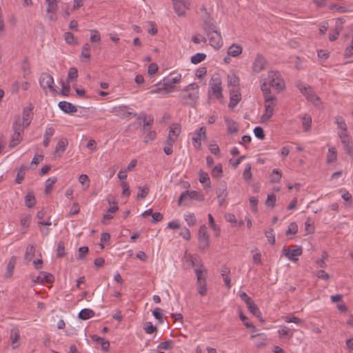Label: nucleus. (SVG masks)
I'll return each instance as SVG.
<instances>
[{
	"mask_svg": "<svg viewBox=\"0 0 353 353\" xmlns=\"http://www.w3.org/2000/svg\"><path fill=\"white\" fill-rule=\"evenodd\" d=\"M181 79V74H178L173 78H165L161 88L151 90V93H159L161 90H168V92H172L174 89L173 84L178 83Z\"/></svg>",
	"mask_w": 353,
	"mask_h": 353,
	"instance_id": "f03ea898",
	"label": "nucleus"
},
{
	"mask_svg": "<svg viewBox=\"0 0 353 353\" xmlns=\"http://www.w3.org/2000/svg\"><path fill=\"white\" fill-rule=\"evenodd\" d=\"M39 84L42 89H49L52 92H57L56 86L54 85V79L48 73H41L39 78Z\"/></svg>",
	"mask_w": 353,
	"mask_h": 353,
	"instance_id": "20e7f679",
	"label": "nucleus"
},
{
	"mask_svg": "<svg viewBox=\"0 0 353 353\" xmlns=\"http://www.w3.org/2000/svg\"><path fill=\"white\" fill-rule=\"evenodd\" d=\"M58 106L63 112L67 114L74 113L77 111L75 105L65 101L59 102Z\"/></svg>",
	"mask_w": 353,
	"mask_h": 353,
	"instance_id": "6ab92c4d",
	"label": "nucleus"
},
{
	"mask_svg": "<svg viewBox=\"0 0 353 353\" xmlns=\"http://www.w3.org/2000/svg\"><path fill=\"white\" fill-rule=\"evenodd\" d=\"M57 181V178L56 176H53L49 178L45 184V193L48 194L52 189L53 188L54 184Z\"/></svg>",
	"mask_w": 353,
	"mask_h": 353,
	"instance_id": "4c0bfd02",
	"label": "nucleus"
},
{
	"mask_svg": "<svg viewBox=\"0 0 353 353\" xmlns=\"http://www.w3.org/2000/svg\"><path fill=\"white\" fill-rule=\"evenodd\" d=\"M276 196L274 194L272 193L268 195L265 204L267 206H270L272 208L276 205Z\"/></svg>",
	"mask_w": 353,
	"mask_h": 353,
	"instance_id": "8fccbe9b",
	"label": "nucleus"
},
{
	"mask_svg": "<svg viewBox=\"0 0 353 353\" xmlns=\"http://www.w3.org/2000/svg\"><path fill=\"white\" fill-rule=\"evenodd\" d=\"M225 121L227 122V123L228 125V133L232 134V133L236 132L238 131L239 125L236 122L232 121V120H229L228 119H225Z\"/></svg>",
	"mask_w": 353,
	"mask_h": 353,
	"instance_id": "ea45409f",
	"label": "nucleus"
},
{
	"mask_svg": "<svg viewBox=\"0 0 353 353\" xmlns=\"http://www.w3.org/2000/svg\"><path fill=\"white\" fill-rule=\"evenodd\" d=\"M247 307L250 313H252L258 318L261 317V312H260L258 306L254 303V301H252L250 304L247 305Z\"/></svg>",
	"mask_w": 353,
	"mask_h": 353,
	"instance_id": "c9c22d12",
	"label": "nucleus"
},
{
	"mask_svg": "<svg viewBox=\"0 0 353 353\" xmlns=\"http://www.w3.org/2000/svg\"><path fill=\"white\" fill-rule=\"evenodd\" d=\"M20 339V332L19 330L15 327L11 330L10 332V340L12 349H16L19 346V343L18 342Z\"/></svg>",
	"mask_w": 353,
	"mask_h": 353,
	"instance_id": "aec40b11",
	"label": "nucleus"
},
{
	"mask_svg": "<svg viewBox=\"0 0 353 353\" xmlns=\"http://www.w3.org/2000/svg\"><path fill=\"white\" fill-rule=\"evenodd\" d=\"M25 125V123H23L21 120V119L18 117L15 119V121L14 122L12 125V130L14 132H19V133H23L24 128H27Z\"/></svg>",
	"mask_w": 353,
	"mask_h": 353,
	"instance_id": "5701e85b",
	"label": "nucleus"
},
{
	"mask_svg": "<svg viewBox=\"0 0 353 353\" xmlns=\"http://www.w3.org/2000/svg\"><path fill=\"white\" fill-rule=\"evenodd\" d=\"M54 128L52 127L47 128L44 134V139L43 141V145L44 147H48L50 142V138L54 134Z\"/></svg>",
	"mask_w": 353,
	"mask_h": 353,
	"instance_id": "cd10ccee",
	"label": "nucleus"
},
{
	"mask_svg": "<svg viewBox=\"0 0 353 353\" xmlns=\"http://www.w3.org/2000/svg\"><path fill=\"white\" fill-rule=\"evenodd\" d=\"M16 263H17V257L15 256H12L10 259L7 265L6 272L5 274V276L6 278H10L12 276Z\"/></svg>",
	"mask_w": 353,
	"mask_h": 353,
	"instance_id": "4be33fe9",
	"label": "nucleus"
},
{
	"mask_svg": "<svg viewBox=\"0 0 353 353\" xmlns=\"http://www.w3.org/2000/svg\"><path fill=\"white\" fill-rule=\"evenodd\" d=\"M196 276V285L199 286H207L206 284V270L196 268L194 270Z\"/></svg>",
	"mask_w": 353,
	"mask_h": 353,
	"instance_id": "f3484780",
	"label": "nucleus"
},
{
	"mask_svg": "<svg viewBox=\"0 0 353 353\" xmlns=\"http://www.w3.org/2000/svg\"><path fill=\"white\" fill-rule=\"evenodd\" d=\"M252 165L250 163H248L245 166V168L243 172V178L245 181H248L252 178Z\"/></svg>",
	"mask_w": 353,
	"mask_h": 353,
	"instance_id": "49530a36",
	"label": "nucleus"
},
{
	"mask_svg": "<svg viewBox=\"0 0 353 353\" xmlns=\"http://www.w3.org/2000/svg\"><path fill=\"white\" fill-rule=\"evenodd\" d=\"M223 168L222 165L219 163L216 165L212 170V176L215 179H220L222 176Z\"/></svg>",
	"mask_w": 353,
	"mask_h": 353,
	"instance_id": "58836bf2",
	"label": "nucleus"
},
{
	"mask_svg": "<svg viewBox=\"0 0 353 353\" xmlns=\"http://www.w3.org/2000/svg\"><path fill=\"white\" fill-rule=\"evenodd\" d=\"M282 174L281 172L277 169H274L272 170V173L270 175V181L272 183H277L279 182L281 179Z\"/></svg>",
	"mask_w": 353,
	"mask_h": 353,
	"instance_id": "c03bdc74",
	"label": "nucleus"
},
{
	"mask_svg": "<svg viewBox=\"0 0 353 353\" xmlns=\"http://www.w3.org/2000/svg\"><path fill=\"white\" fill-rule=\"evenodd\" d=\"M91 36H90V41L92 43L98 42L101 41V36L98 30H91Z\"/></svg>",
	"mask_w": 353,
	"mask_h": 353,
	"instance_id": "774afa93",
	"label": "nucleus"
},
{
	"mask_svg": "<svg viewBox=\"0 0 353 353\" xmlns=\"http://www.w3.org/2000/svg\"><path fill=\"white\" fill-rule=\"evenodd\" d=\"M32 109H25L23 111V117L21 118L22 121L25 123L26 126H28L31 122Z\"/></svg>",
	"mask_w": 353,
	"mask_h": 353,
	"instance_id": "f704fd0d",
	"label": "nucleus"
},
{
	"mask_svg": "<svg viewBox=\"0 0 353 353\" xmlns=\"http://www.w3.org/2000/svg\"><path fill=\"white\" fill-rule=\"evenodd\" d=\"M243 48L236 43L232 44L228 50V54L231 57H238L242 53Z\"/></svg>",
	"mask_w": 353,
	"mask_h": 353,
	"instance_id": "a878e982",
	"label": "nucleus"
},
{
	"mask_svg": "<svg viewBox=\"0 0 353 353\" xmlns=\"http://www.w3.org/2000/svg\"><path fill=\"white\" fill-rule=\"evenodd\" d=\"M335 123L337 125L339 129L341 130V132L347 133V128L345 119L341 116H336L335 117Z\"/></svg>",
	"mask_w": 353,
	"mask_h": 353,
	"instance_id": "c85d7f7f",
	"label": "nucleus"
},
{
	"mask_svg": "<svg viewBox=\"0 0 353 353\" xmlns=\"http://www.w3.org/2000/svg\"><path fill=\"white\" fill-rule=\"evenodd\" d=\"M203 29L207 34L218 30L217 26L212 21L209 14L207 12L206 16L203 18Z\"/></svg>",
	"mask_w": 353,
	"mask_h": 353,
	"instance_id": "dca6fc26",
	"label": "nucleus"
},
{
	"mask_svg": "<svg viewBox=\"0 0 353 353\" xmlns=\"http://www.w3.org/2000/svg\"><path fill=\"white\" fill-rule=\"evenodd\" d=\"M25 204L27 208H31L36 204V199L32 192H28L25 196Z\"/></svg>",
	"mask_w": 353,
	"mask_h": 353,
	"instance_id": "7c9ffc66",
	"label": "nucleus"
},
{
	"mask_svg": "<svg viewBox=\"0 0 353 353\" xmlns=\"http://www.w3.org/2000/svg\"><path fill=\"white\" fill-rule=\"evenodd\" d=\"M254 133L255 137L256 138H258L259 139L263 140L265 139V132H264L263 129L261 127L257 126V127L254 128Z\"/></svg>",
	"mask_w": 353,
	"mask_h": 353,
	"instance_id": "5fc2aeb1",
	"label": "nucleus"
},
{
	"mask_svg": "<svg viewBox=\"0 0 353 353\" xmlns=\"http://www.w3.org/2000/svg\"><path fill=\"white\" fill-rule=\"evenodd\" d=\"M302 125L305 131H307L311 128L312 118L310 115L305 114L303 117Z\"/></svg>",
	"mask_w": 353,
	"mask_h": 353,
	"instance_id": "de8ad7c7",
	"label": "nucleus"
},
{
	"mask_svg": "<svg viewBox=\"0 0 353 353\" xmlns=\"http://www.w3.org/2000/svg\"><path fill=\"white\" fill-rule=\"evenodd\" d=\"M297 231H298L297 224L294 222H292L288 226V229L286 231V235L294 234L297 232Z\"/></svg>",
	"mask_w": 353,
	"mask_h": 353,
	"instance_id": "69168bd1",
	"label": "nucleus"
},
{
	"mask_svg": "<svg viewBox=\"0 0 353 353\" xmlns=\"http://www.w3.org/2000/svg\"><path fill=\"white\" fill-rule=\"evenodd\" d=\"M339 137L343 145L345 152L350 157H353V143L351 137L348 133L345 134V132H339Z\"/></svg>",
	"mask_w": 353,
	"mask_h": 353,
	"instance_id": "1a4fd4ad",
	"label": "nucleus"
},
{
	"mask_svg": "<svg viewBox=\"0 0 353 353\" xmlns=\"http://www.w3.org/2000/svg\"><path fill=\"white\" fill-rule=\"evenodd\" d=\"M143 330L147 334H152L157 332V328L156 326H154L151 322H147Z\"/></svg>",
	"mask_w": 353,
	"mask_h": 353,
	"instance_id": "052dcab7",
	"label": "nucleus"
},
{
	"mask_svg": "<svg viewBox=\"0 0 353 353\" xmlns=\"http://www.w3.org/2000/svg\"><path fill=\"white\" fill-rule=\"evenodd\" d=\"M264 103H276V97L271 94L270 90L263 93Z\"/></svg>",
	"mask_w": 353,
	"mask_h": 353,
	"instance_id": "603ef678",
	"label": "nucleus"
},
{
	"mask_svg": "<svg viewBox=\"0 0 353 353\" xmlns=\"http://www.w3.org/2000/svg\"><path fill=\"white\" fill-rule=\"evenodd\" d=\"M142 119L143 120V128L142 132L143 133H146V131L150 130V128L153 124L154 119L152 116L148 117V120L147 119V115L145 113H142L137 117V119Z\"/></svg>",
	"mask_w": 353,
	"mask_h": 353,
	"instance_id": "a211bd4d",
	"label": "nucleus"
},
{
	"mask_svg": "<svg viewBox=\"0 0 353 353\" xmlns=\"http://www.w3.org/2000/svg\"><path fill=\"white\" fill-rule=\"evenodd\" d=\"M65 245L63 241H59L57 245V254L58 258H62L65 256Z\"/></svg>",
	"mask_w": 353,
	"mask_h": 353,
	"instance_id": "4d7b16f0",
	"label": "nucleus"
},
{
	"mask_svg": "<svg viewBox=\"0 0 353 353\" xmlns=\"http://www.w3.org/2000/svg\"><path fill=\"white\" fill-rule=\"evenodd\" d=\"M296 86L299 90L301 94L303 95L307 92V91L310 88V86L307 85L305 83H303L301 81H298L296 84Z\"/></svg>",
	"mask_w": 353,
	"mask_h": 353,
	"instance_id": "13d9d810",
	"label": "nucleus"
},
{
	"mask_svg": "<svg viewBox=\"0 0 353 353\" xmlns=\"http://www.w3.org/2000/svg\"><path fill=\"white\" fill-rule=\"evenodd\" d=\"M259 337L260 339L255 342V346L257 349H261L266 345L267 338L263 333L251 335V338L254 339Z\"/></svg>",
	"mask_w": 353,
	"mask_h": 353,
	"instance_id": "393cba45",
	"label": "nucleus"
},
{
	"mask_svg": "<svg viewBox=\"0 0 353 353\" xmlns=\"http://www.w3.org/2000/svg\"><path fill=\"white\" fill-rule=\"evenodd\" d=\"M94 316V312L92 310L85 308L82 309L78 315V317L81 320H87Z\"/></svg>",
	"mask_w": 353,
	"mask_h": 353,
	"instance_id": "c756f323",
	"label": "nucleus"
},
{
	"mask_svg": "<svg viewBox=\"0 0 353 353\" xmlns=\"http://www.w3.org/2000/svg\"><path fill=\"white\" fill-rule=\"evenodd\" d=\"M336 150L334 147L330 148L328 149V153L327 156V162L330 163L336 160Z\"/></svg>",
	"mask_w": 353,
	"mask_h": 353,
	"instance_id": "a19ab883",
	"label": "nucleus"
},
{
	"mask_svg": "<svg viewBox=\"0 0 353 353\" xmlns=\"http://www.w3.org/2000/svg\"><path fill=\"white\" fill-rule=\"evenodd\" d=\"M241 99V94L238 90H231L228 106L230 108L235 107Z\"/></svg>",
	"mask_w": 353,
	"mask_h": 353,
	"instance_id": "412c9836",
	"label": "nucleus"
},
{
	"mask_svg": "<svg viewBox=\"0 0 353 353\" xmlns=\"http://www.w3.org/2000/svg\"><path fill=\"white\" fill-rule=\"evenodd\" d=\"M199 179L200 183H201L203 184H205V183L208 182V183H206L204 185V187L205 188H210V177L207 172L200 171L199 174Z\"/></svg>",
	"mask_w": 353,
	"mask_h": 353,
	"instance_id": "72a5a7b5",
	"label": "nucleus"
},
{
	"mask_svg": "<svg viewBox=\"0 0 353 353\" xmlns=\"http://www.w3.org/2000/svg\"><path fill=\"white\" fill-rule=\"evenodd\" d=\"M275 106L276 103H265V112L272 116Z\"/></svg>",
	"mask_w": 353,
	"mask_h": 353,
	"instance_id": "338daca9",
	"label": "nucleus"
},
{
	"mask_svg": "<svg viewBox=\"0 0 353 353\" xmlns=\"http://www.w3.org/2000/svg\"><path fill=\"white\" fill-rule=\"evenodd\" d=\"M27 170H28V168L27 166L22 165L20 167L15 179L17 183L21 184L22 183V181L24 179L25 172Z\"/></svg>",
	"mask_w": 353,
	"mask_h": 353,
	"instance_id": "473e14b6",
	"label": "nucleus"
},
{
	"mask_svg": "<svg viewBox=\"0 0 353 353\" xmlns=\"http://www.w3.org/2000/svg\"><path fill=\"white\" fill-rule=\"evenodd\" d=\"M146 132L147 134L143 141L145 143H148L149 142H151L154 140V139L156 138V132L155 131L152 130L146 131Z\"/></svg>",
	"mask_w": 353,
	"mask_h": 353,
	"instance_id": "e2e57ef3",
	"label": "nucleus"
},
{
	"mask_svg": "<svg viewBox=\"0 0 353 353\" xmlns=\"http://www.w3.org/2000/svg\"><path fill=\"white\" fill-rule=\"evenodd\" d=\"M68 145V141L65 138H61L58 141L56 148L55 152H58L59 151L64 152Z\"/></svg>",
	"mask_w": 353,
	"mask_h": 353,
	"instance_id": "e433bc0d",
	"label": "nucleus"
},
{
	"mask_svg": "<svg viewBox=\"0 0 353 353\" xmlns=\"http://www.w3.org/2000/svg\"><path fill=\"white\" fill-rule=\"evenodd\" d=\"M174 10L178 16H184L185 14V9L189 8V3L187 0L183 1H178V0L172 1Z\"/></svg>",
	"mask_w": 353,
	"mask_h": 353,
	"instance_id": "4468645a",
	"label": "nucleus"
},
{
	"mask_svg": "<svg viewBox=\"0 0 353 353\" xmlns=\"http://www.w3.org/2000/svg\"><path fill=\"white\" fill-rule=\"evenodd\" d=\"M22 141L21 133L13 132L12 139L9 143L10 148H14Z\"/></svg>",
	"mask_w": 353,
	"mask_h": 353,
	"instance_id": "2f4dec72",
	"label": "nucleus"
},
{
	"mask_svg": "<svg viewBox=\"0 0 353 353\" xmlns=\"http://www.w3.org/2000/svg\"><path fill=\"white\" fill-rule=\"evenodd\" d=\"M266 63V59L261 54H257L253 63V71L256 73L261 72L265 69Z\"/></svg>",
	"mask_w": 353,
	"mask_h": 353,
	"instance_id": "2eb2a0df",
	"label": "nucleus"
},
{
	"mask_svg": "<svg viewBox=\"0 0 353 353\" xmlns=\"http://www.w3.org/2000/svg\"><path fill=\"white\" fill-rule=\"evenodd\" d=\"M228 78L229 85L237 87L239 85V79L234 74H229Z\"/></svg>",
	"mask_w": 353,
	"mask_h": 353,
	"instance_id": "3c124183",
	"label": "nucleus"
},
{
	"mask_svg": "<svg viewBox=\"0 0 353 353\" xmlns=\"http://www.w3.org/2000/svg\"><path fill=\"white\" fill-rule=\"evenodd\" d=\"M35 248L33 245H28L26 248V252L24 256V259L26 261H30L34 255Z\"/></svg>",
	"mask_w": 353,
	"mask_h": 353,
	"instance_id": "37998d69",
	"label": "nucleus"
},
{
	"mask_svg": "<svg viewBox=\"0 0 353 353\" xmlns=\"http://www.w3.org/2000/svg\"><path fill=\"white\" fill-rule=\"evenodd\" d=\"M42 283H51L54 281V276L46 272H41Z\"/></svg>",
	"mask_w": 353,
	"mask_h": 353,
	"instance_id": "a18cd8bd",
	"label": "nucleus"
},
{
	"mask_svg": "<svg viewBox=\"0 0 353 353\" xmlns=\"http://www.w3.org/2000/svg\"><path fill=\"white\" fill-rule=\"evenodd\" d=\"M130 108L128 105H120L114 107L111 109L110 112L114 114L115 115L119 117L121 119H129L130 116H136V113H133L132 112H130L129 110Z\"/></svg>",
	"mask_w": 353,
	"mask_h": 353,
	"instance_id": "6e6552de",
	"label": "nucleus"
},
{
	"mask_svg": "<svg viewBox=\"0 0 353 353\" xmlns=\"http://www.w3.org/2000/svg\"><path fill=\"white\" fill-rule=\"evenodd\" d=\"M32 217L30 215H27L20 220V225L22 226L21 233L26 234L28 232V229L30 227Z\"/></svg>",
	"mask_w": 353,
	"mask_h": 353,
	"instance_id": "bb28decb",
	"label": "nucleus"
},
{
	"mask_svg": "<svg viewBox=\"0 0 353 353\" xmlns=\"http://www.w3.org/2000/svg\"><path fill=\"white\" fill-rule=\"evenodd\" d=\"M199 88L196 83L187 85L179 95L181 103L194 108L199 99Z\"/></svg>",
	"mask_w": 353,
	"mask_h": 353,
	"instance_id": "f257e3e1",
	"label": "nucleus"
},
{
	"mask_svg": "<svg viewBox=\"0 0 353 353\" xmlns=\"http://www.w3.org/2000/svg\"><path fill=\"white\" fill-rule=\"evenodd\" d=\"M239 318L248 328H252L253 332L256 330V327L252 323L248 321V317L245 316L242 312L240 313Z\"/></svg>",
	"mask_w": 353,
	"mask_h": 353,
	"instance_id": "09e8293b",
	"label": "nucleus"
},
{
	"mask_svg": "<svg viewBox=\"0 0 353 353\" xmlns=\"http://www.w3.org/2000/svg\"><path fill=\"white\" fill-rule=\"evenodd\" d=\"M199 248L201 250H205L209 247L210 236L207 232V228L205 225H201L198 232Z\"/></svg>",
	"mask_w": 353,
	"mask_h": 353,
	"instance_id": "423d86ee",
	"label": "nucleus"
},
{
	"mask_svg": "<svg viewBox=\"0 0 353 353\" xmlns=\"http://www.w3.org/2000/svg\"><path fill=\"white\" fill-rule=\"evenodd\" d=\"M138 188L140 192L137 194V198L145 199L149 193V188L145 185L143 187L139 186Z\"/></svg>",
	"mask_w": 353,
	"mask_h": 353,
	"instance_id": "6e6d98bb",
	"label": "nucleus"
},
{
	"mask_svg": "<svg viewBox=\"0 0 353 353\" xmlns=\"http://www.w3.org/2000/svg\"><path fill=\"white\" fill-rule=\"evenodd\" d=\"M212 93L217 99L222 97L221 80L219 77H212L210 81Z\"/></svg>",
	"mask_w": 353,
	"mask_h": 353,
	"instance_id": "9b49d317",
	"label": "nucleus"
},
{
	"mask_svg": "<svg viewBox=\"0 0 353 353\" xmlns=\"http://www.w3.org/2000/svg\"><path fill=\"white\" fill-rule=\"evenodd\" d=\"M161 311V310L160 308H155L152 312V314L154 317L159 321V323H163V318Z\"/></svg>",
	"mask_w": 353,
	"mask_h": 353,
	"instance_id": "680f3d73",
	"label": "nucleus"
},
{
	"mask_svg": "<svg viewBox=\"0 0 353 353\" xmlns=\"http://www.w3.org/2000/svg\"><path fill=\"white\" fill-rule=\"evenodd\" d=\"M208 37L210 44L214 49H219L223 46V40L221 32L219 30L215 31L214 32H211L209 34H207Z\"/></svg>",
	"mask_w": 353,
	"mask_h": 353,
	"instance_id": "9d476101",
	"label": "nucleus"
},
{
	"mask_svg": "<svg viewBox=\"0 0 353 353\" xmlns=\"http://www.w3.org/2000/svg\"><path fill=\"white\" fill-rule=\"evenodd\" d=\"M48 8L46 12L48 14H50L48 16V18L51 21H54L57 19L55 13L58 9V1L57 0H46Z\"/></svg>",
	"mask_w": 353,
	"mask_h": 353,
	"instance_id": "f8f14e48",
	"label": "nucleus"
},
{
	"mask_svg": "<svg viewBox=\"0 0 353 353\" xmlns=\"http://www.w3.org/2000/svg\"><path fill=\"white\" fill-rule=\"evenodd\" d=\"M206 54L204 53L198 52L191 57V63L193 64H198L205 60Z\"/></svg>",
	"mask_w": 353,
	"mask_h": 353,
	"instance_id": "79ce46f5",
	"label": "nucleus"
},
{
	"mask_svg": "<svg viewBox=\"0 0 353 353\" xmlns=\"http://www.w3.org/2000/svg\"><path fill=\"white\" fill-rule=\"evenodd\" d=\"M80 211V205L78 203H74L70 212L68 214L67 217H70L73 215L77 214Z\"/></svg>",
	"mask_w": 353,
	"mask_h": 353,
	"instance_id": "bf43d9fd",
	"label": "nucleus"
},
{
	"mask_svg": "<svg viewBox=\"0 0 353 353\" xmlns=\"http://www.w3.org/2000/svg\"><path fill=\"white\" fill-rule=\"evenodd\" d=\"M268 76L270 87L277 90L278 91L283 90L285 83L278 72L270 71Z\"/></svg>",
	"mask_w": 353,
	"mask_h": 353,
	"instance_id": "7ed1b4c3",
	"label": "nucleus"
},
{
	"mask_svg": "<svg viewBox=\"0 0 353 353\" xmlns=\"http://www.w3.org/2000/svg\"><path fill=\"white\" fill-rule=\"evenodd\" d=\"M304 96L307 98V99L313 103L315 105H317L320 101V98L316 94L314 90L312 87L309 88L307 92L304 94Z\"/></svg>",
	"mask_w": 353,
	"mask_h": 353,
	"instance_id": "b1692460",
	"label": "nucleus"
},
{
	"mask_svg": "<svg viewBox=\"0 0 353 353\" xmlns=\"http://www.w3.org/2000/svg\"><path fill=\"white\" fill-rule=\"evenodd\" d=\"M283 254L291 261L296 262L297 256L302 254V248L298 245H291L289 248L284 247Z\"/></svg>",
	"mask_w": 353,
	"mask_h": 353,
	"instance_id": "39448f33",
	"label": "nucleus"
},
{
	"mask_svg": "<svg viewBox=\"0 0 353 353\" xmlns=\"http://www.w3.org/2000/svg\"><path fill=\"white\" fill-rule=\"evenodd\" d=\"M65 42L68 44H74L76 43V39L72 33L70 32H67L64 34Z\"/></svg>",
	"mask_w": 353,
	"mask_h": 353,
	"instance_id": "0e129e2a",
	"label": "nucleus"
},
{
	"mask_svg": "<svg viewBox=\"0 0 353 353\" xmlns=\"http://www.w3.org/2000/svg\"><path fill=\"white\" fill-rule=\"evenodd\" d=\"M225 189H217L216 193H217V197L219 199V205H222L225 200L227 193L224 194Z\"/></svg>",
	"mask_w": 353,
	"mask_h": 353,
	"instance_id": "864d4df0",
	"label": "nucleus"
},
{
	"mask_svg": "<svg viewBox=\"0 0 353 353\" xmlns=\"http://www.w3.org/2000/svg\"><path fill=\"white\" fill-rule=\"evenodd\" d=\"M186 199H192L197 200L199 201H203L204 200V195L199 191L185 190L179 196V198L178 199V205H181L182 201L186 200Z\"/></svg>",
	"mask_w": 353,
	"mask_h": 353,
	"instance_id": "0eeeda50",
	"label": "nucleus"
},
{
	"mask_svg": "<svg viewBox=\"0 0 353 353\" xmlns=\"http://www.w3.org/2000/svg\"><path fill=\"white\" fill-rule=\"evenodd\" d=\"M206 139V128L204 126L201 127L192 137V143L195 148H200L201 146V141Z\"/></svg>",
	"mask_w": 353,
	"mask_h": 353,
	"instance_id": "ddd939ff",
	"label": "nucleus"
}]
</instances>
